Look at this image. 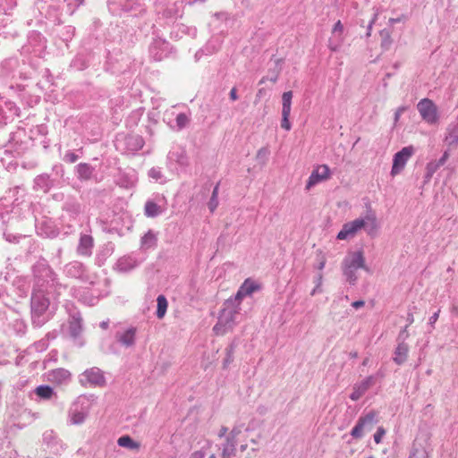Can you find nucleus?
I'll use <instances>...</instances> for the list:
<instances>
[{"instance_id": "1", "label": "nucleus", "mask_w": 458, "mask_h": 458, "mask_svg": "<svg viewBox=\"0 0 458 458\" xmlns=\"http://www.w3.org/2000/svg\"><path fill=\"white\" fill-rule=\"evenodd\" d=\"M240 306L241 305L236 303L235 301H233V299L225 301L220 311L217 323L213 327L216 335H223L233 328L236 316L241 310Z\"/></svg>"}, {"instance_id": "2", "label": "nucleus", "mask_w": 458, "mask_h": 458, "mask_svg": "<svg viewBox=\"0 0 458 458\" xmlns=\"http://www.w3.org/2000/svg\"><path fill=\"white\" fill-rule=\"evenodd\" d=\"M379 227L376 214L369 211L364 217H359L345 224V238L354 236L361 229H364L369 236L374 237L377 234Z\"/></svg>"}, {"instance_id": "3", "label": "nucleus", "mask_w": 458, "mask_h": 458, "mask_svg": "<svg viewBox=\"0 0 458 458\" xmlns=\"http://www.w3.org/2000/svg\"><path fill=\"white\" fill-rule=\"evenodd\" d=\"M365 258L362 249L349 252L345 262V280L354 284L358 278L356 271L359 268H365Z\"/></svg>"}, {"instance_id": "4", "label": "nucleus", "mask_w": 458, "mask_h": 458, "mask_svg": "<svg viewBox=\"0 0 458 458\" xmlns=\"http://www.w3.org/2000/svg\"><path fill=\"white\" fill-rule=\"evenodd\" d=\"M244 430H246V428H244L243 425H237L233 428V429L226 437L225 444L223 446V458H231L235 455L236 444L239 440V437L242 435Z\"/></svg>"}, {"instance_id": "5", "label": "nucleus", "mask_w": 458, "mask_h": 458, "mask_svg": "<svg viewBox=\"0 0 458 458\" xmlns=\"http://www.w3.org/2000/svg\"><path fill=\"white\" fill-rule=\"evenodd\" d=\"M414 152L415 148L412 146H408L394 154L391 169V175L393 177L399 174L404 169L408 160L412 157Z\"/></svg>"}, {"instance_id": "6", "label": "nucleus", "mask_w": 458, "mask_h": 458, "mask_svg": "<svg viewBox=\"0 0 458 458\" xmlns=\"http://www.w3.org/2000/svg\"><path fill=\"white\" fill-rule=\"evenodd\" d=\"M330 177H331L330 168L327 165H318L313 168V170L306 182L305 190L310 191L317 184L327 181L328 179H330Z\"/></svg>"}, {"instance_id": "7", "label": "nucleus", "mask_w": 458, "mask_h": 458, "mask_svg": "<svg viewBox=\"0 0 458 458\" xmlns=\"http://www.w3.org/2000/svg\"><path fill=\"white\" fill-rule=\"evenodd\" d=\"M417 109L422 119L429 124H435L438 121L437 108L432 100L428 98L421 99Z\"/></svg>"}, {"instance_id": "8", "label": "nucleus", "mask_w": 458, "mask_h": 458, "mask_svg": "<svg viewBox=\"0 0 458 458\" xmlns=\"http://www.w3.org/2000/svg\"><path fill=\"white\" fill-rule=\"evenodd\" d=\"M80 382L85 386L103 387L106 385V378L98 368H91L81 375Z\"/></svg>"}, {"instance_id": "9", "label": "nucleus", "mask_w": 458, "mask_h": 458, "mask_svg": "<svg viewBox=\"0 0 458 458\" xmlns=\"http://www.w3.org/2000/svg\"><path fill=\"white\" fill-rule=\"evenodd\" d=\"M259 289L260 284L251 280L250 278H248L240 286L233 301H235L236 303L241 305V302L244 297L252 294L254 292L259 291Z\"/></svg>"}, {"instance_id": "10", "label": "nucleus", "mask_w": 458, "mask_h": 458, "mask_svg": "<svg viewBox=\"0 0 458 458\" xmlns=\"http://www.w3.org/2000/svg\"><path fill=\"white\" fill-rule=\"evenodd\" d=\"M343 40V25L341 21H338L332 30V36L329 38V47L331 50H338L341 47Z\"/></svg>"}, {"instance_id": "11", "label": "nucleus", "mask_w": 458, "mask_h": 458, "mask_svg": "<svg viewBox=\"0 0 458 458\" xmlns=\"http://www.w3.org/2000/svg\"><path fill=\"white\" fill-rule=\"evenodd\" d=\"M375 421V413H369L364 418H360L357 425L352 430V436L354 438H359L362 435L363 428L365 425L369 424L370 426L373 425Z\"/></svg>"}, {"instance_id": "12", "label": "nucleus", "mask_w": 458, "mask_h": 458, "mask_svg": "<svg viewBox=\"0 0 458 458\" xmlns=\"http://www.w3.org/2000/svg\"><path fill=\"white\" fill-rule=\"evenodd\" d=\"M408 352H409L408 344L406 343H404L403 341L399 343L397 347L394 350V358H393L394 361L398 365L403 364L407 360Z\"/></svg>"}, {"instance_id": "13", "label": "nucleus", "mask_w": 458, "mask_h": 458, "mask_svg": "<svg viewBox=\"0 0 458 458\" xmlns=\"http://www.w3.org/2000/svg\"><path fill=\"white\" fill-rule=\"evenodd\" d=\"M32 309L38 314H42L49 306V301L41 294H35L32 297Z\"/></svg>"}, {"instance_id": "14", "label": "nucleus", "mask_w": 458, "mask_h": 458, "mask_svg": "<svg viewBox=\"0 0 458 458\" xmlns=\"http://www.w3.org/2000/svg\"><path fill=\"white\" fill-rule=\"evenodd\" d=\"M92 247H93V238L89 235L84 234L80 239V243L78 246V252L81 255L89 256L91 253Z\"/></svg>"}, {"instance_id": "15", "label": "nucleus", "mask_w": 458, "mask_h": 458, "mask_svg": "<svg viewBox=\"0 0 458 458\" xmlns=\"http://www.w3.org/2000/svg\"><path fill=\"white\" fill-rule=\"evenodd\" d=\"M371 377H368L360 384L354 387V391L351 394L350 398L353 401L358 400L369 387L371 384Z\"/></svg>"}, {"instance_id": "16", "label": "nucleus", "mask_w": 458, "mask_h": 458, "mask_svg": "<svg viewBox=\"0 0 458 458\" xmlns=\"http://www.w3.org/2000/svg\"><path fill=\"white\" fill-rule=\"evenodd\" d=\"M51 379L58 384H62L64 382H66L70 379L71 373L64 369H58L55 370H53L50 374Z\"/></svg>"}, {"instance_id": "17", "label": "nucleus", "mask_w": 458, "mask_h": 458, "mask_svg": "<svg viewBox=\"0 0 458 458\" xmlns=\"http://www.w3.org/2000/svg\"><path fill=\"white\" fill-rule=\"evenodd\" d=\"M117 444L121 447L130 450H138L140 446V443L134 441L130 436H123L117 439Z\"/></svg>"}, {"instance_id": "18", "label": "nucleus", "mask_w": 458, "mask_h": 458, "mask_svg": "<svg viewBox=\"0 0 458 458\" xmlns=\"http://www.w3.org/2000/svg\"><path fill=\"white\" fill-rule=\"evenodd\" d=\"M88 417L87 411L73 410L70 412V420L72 424L80 425L82 424Z\"/></svg>"}, {"instance_id": "19", "label": "nucleus", "mask_w": 458, "mask_h": 458, "mask_svg": "<svg viewBox=\"0 0 458 458\" xmlns=\"http://www.w3.org/2000/svg\"><path fill=\"white\" fill-rule=\"evenodd\" d=\"M293 91L284 92L282 95V114H291Z\"/></svg>"}, {"instance_id": "20", "label": "nucleus", "mask_w": 458, "mask_h": 458, "mask_svg": "<svg viewBox=\"0 0 458 458\" xmlns=\"http://www.w3.org/2000/svg\"><path fill=\"white\" fill-rule=\"evenodd\" d=\"M161 213L160 207L153 201H147L145 204V215L148 217H155Z\"/></svg>"}, {"instance_id": "21", "label": "nucleus", "mask_w": 458, "mask_h": 458, "mask_svg": "<svg viewBox=\"0 0 458 458\" xmlns=\"http://www.w3.org/2000/svg\"><path fill=\"white\" fill-rule=\"evenodd\" d=\"M157 236L151 231H148L141 238V246L145 249H150L156 245Z\"/></svg>"}, {"instance_id": "22", "label": "nucleus", "mask_w": 458, "mask_h": 458, "mask_svg": "<svg viewBox=\"0 0 458 458\" xmlns=\"http://www.w3.org/2000/svg\"><path fill=\"white\" fill-rule=\"evenodd\" d=\"M157 316L158 318H163L167 310V301L164 295H159L157 299Z\"/></svg>"}, {"instance_id": "23", "label": "nucleus", "mask_w": 458, "mask_h": 458, "mask_svg": "<svg viewBox=\"0 0 458 458\" xmlns=\"http://www.w3.org/2000/svg\"><path fill=\"white\" fill-rule=\"evenodd\" d=\"M134 340H135V330L131 328V329H128L127 331H125L120 337H119V341L126 345V346H131L134 344Z\"/></svg>"}, {"instance_id": "24", "label": "nucleus", "mask_w": 458, "mask_h": 458, "mask_svg": "<svg viewBox=\"0 0 458 458\" xmlns=\"http://www.w3.org/2000/svg\"><path fill=\"white\" fill-rule=\"evenodd\" d=\"M446 140L450 145L458 144V123L448 129V135Z\"/></svg>"}, {"instance_id": "25", "label": "nucleus", "mask_w": 458, "mask_h": 458, "mask_svg": "<svg viewBox=\"0 0 458 458\" xmlns=\"http://www.w3.org/2000/svg\"><path fill=\"white\" fill-rule=\"evenodd\" d=\"M36 394L44 399H49L54 394L53 388L48 386H40L36 388Z\"/></svg>"}, {"instance_id": "26", "label": "nucleus", "mask_w": 458, "mask_h": 458, "mask_svg": "<svg viewBox=\"0 0 458 458\" xmlns=\"http://www.w3.org/2000/svg\"><path fill=\"white\" fill-rule=\"evenodd\" d=\"M269 154V148L267 147H262L257 151L256 159L262 164H266Z\"/></svg>"}, {"instance_id": "27", "label": "nucleus", "mask_w": 458, "mask_h": 458, "mask_svg": "<svg viewBox=\"0 0 458 458\" xmlns=\"http://www.w3.org/2000/svg\"><path fill=\"white\" fill-rule=\"evenodd\" d=\"M77 171L81 178L89 179L91 175V168L87 164H80L77 166Z\"/></svg>"}, {"instance_id": "28", "label": "nucleus", "mask_w": 458, "mask_h": 458, "mask_svg": "<svg viewBox=\"0 0 458 458\" xmlns=\"http://www.w3.org/2000/svg\"><path fill=\"white\" fill-rule=\"evenodd\" d=\"M208 206L211 212H214L215 209L217 208V206H218V185H216L214 188L212 196L210 198V200H209Z\"/></svg>"}, {"instance_id": "29", "label": "nucleus", "mask_w": 458, "mask_h": 458, "mask_svg": "<svg viewBox=\"0 0 458 458\" xmlns=\"http://www.w3.org/2000/svg\"><path fill=\"white\" fill-rule=\"evenodd\" d=\"M70 329L73 335H77L81 331V319L80 318H72L70 322Z\"/></svg>"}, {"instance_id": "30", "label": "nucleus", "mask_w": 458, "mask_h": 458, "mask_svg": "<svg viewBox=\"0 0 458 458\" xmlns=\"http://www.w3.org/2000/svg\"><path fill=\"white\" fill-rule=\"evenodd\" d=\"M189 123L190 118L186 114L181 113L176 116V125L178 130H182V128L186 127Z\"/></svg>"}, {"instance_id": "31", "label": "nucleus", "mask_w": 458, "mask_h": 458, "mask_svg": "<svg viewBox=\"0 0 458 458\" xmlns=\"http://www.w3.org/2000/svg\"><path fill=\"white\" fill-rule=\"evenodd\" d=\"M380 36L382 38L381 46L385 48H388L392 43L390 32L386 30H381Z\"/></svg>"}, {"instance_id": "32", "label": "nucleus", "mask_w": 458, "mask_h": 458, "mask_svg": "<svg viewBox=\"0 0 458 458\" xmlns=\"http://www.w3.org/2000/svg\"><path fill=\"white\" fill-rule=\"evenodd\" d=\"M439 164L437 162H431L427 165V174L426 177L427 179H430L433 175V174L439 168Z\"/></svg>"}, {"instance_id": "33", "label": "nucleus", "mask_w": 458, "mask_h": 458, "mask_svg": "<svg viewBox=\"0 0 458 458\" xmlns=\"http://www.w3.org/2000/svg\"><path fill=\"white\" fill-rule=\"evenodd\" d=\"M290 114H282V122H281V126L283 129H284L285 131H290L291 130V123L289 121V118H290Z\"/></svg>"}, {"instance_id": "34", "label": "nucleus", "mask_w": 458, "mask_h": 458, "mask_svg": "<svg viewBox=\"0 0 458 458\" xmlns=\"http://www.w3.org/2000/svg\"><path fill=\"white\" fill-rule=\"evenodd\" d=\"M148 176L157 181L163 177V174L160 168L153 167L148 171Z\"/></svg>"}, {"instance_id": "35", "label": "nucleus", "mask_w": 458, "mask_h": 458, "mask_svg": "<svg viewBox=\"0 0 458 458\" xmlns=\"http://www.w3.org/2000/svg\"><path fill=\"white\" fill-rule=\"evenodd\" d=\"M386 430L383 428H378L377 432L374 434V441L377 444L381 442L382 437L385 436Z\"/></svg>"}, {"instance_id": "36", "label": "nucleus", "mask_w": 458, "mask_h": 458, "mask_svg": "<svg viewBox=\"0 0 458 458\" xmlns=\"http://www.w3.org/2000/svg\"><path fill=\"white\" fill-rule=\"evenodd\" d=\"M410 458H428V454L425 450L415 449L411 454Z\"/></svg>"}, {"instance_id": "37", "label": "nucleus", "mask_w": 458, "mask_h": 458, "mask_svg": "<svg viewBox=\"0 0 458 458\" xmlns=\"http://www.w3.org/2000/svg\"><path fill=\"white\" fill-rule=\"evenodd\" d=\"M406 109L407 108L405 106H400V107L397 108V110L395 111V114H394V123H396L399 121L402 114L403 112H405Z\"/></svg>"}, {"instance_id": "38", "label": "nucleus", "mask_w": 458, "mask_h": 458, "mask_svg": "<svg viewBox=\"0 0 458 458\" xmlns=\"http://www.w3.org/2000/svg\"><path fill=\"white\" fill-rule=\"evenodd\" d=\"M78 157L77 155H75L74 153H67L65 156H64V160L67 161V162H70V163H74L76 160H77Z\"/></svg>"}, {"instance_id": "39", "label": "nucleus", "mask_w": 458, "mask_h": 458, "mask_svg": "<svg viewBox=\"0 0 458 458\" xmlns=\"http://www.w3.org/2000/svg\"><path fill=\"white\" fill-rule=\"evenodd\" d=\"M439 312L440 310H437V312H435L430 318H429V324L431 326H434V324L437 322V320L438 319V317H439Z\"/></svg>"}, {"instance_id": "40", "label": "nucleus", "mask_w": 458, "mask_h": 458, "mask_svg": "<svg viewBox=\"0 0 458 458\" xmlns=\"http://www.w3.org/2000/svg\"><path fill=\"white\" fill-rule=\"evenodd\" d=\"M227 432H228V428H227L226 427H225V426H222V427L220 428V429H219L218 433H217V436H218L219 437H225V435L227 434Z\"/></svg>"}, {"instance_id": "41", "label": "nucleus", "mask_w": 458, "mask_h": 458, "mask_svg": "<svg viewBox=\"0 0 458 458\" xmlns=\"http://www.w3.org/2000/svg\"><path fill=\"white\" fill-rule=\"evenodd\" d=\"M364 305H365V302H364V301H361V300H360V301H353V302L352 303V306L354 309L361 308V307H363Z\"/></svg>"}, {"instance_id": "42", "label": "nucleus", "mask_w": 458, "mask_h": 458, "mask_svg": "<svg viewBox=\"0 0 458 458\" xmlns=\"http://www.w3.org/2000/svg\"><path fill=\"white\" fill-rule=\"evenodd\" d=\"M230 98L233 100V101H235L238 99V95H237V91H236V89L235 88H233L230 91Z\"/></svg>"}, {"instance_id": "43", "label": "nucleus", "mask_w": 458, "mask_h": 458, "mask_svg": "<svg viewBox=\"0 0 458 458\" xmlns=\"http://www.w3.org/2000/svg\"><path fill=\"white\" fill-rule=\"evenodd\" d=\"M377 13H375V14H374L373 19H372V20H371V21L369 22V28H368V29H369V31H368V33H367V36H369V35H370V30H371V27H372V23H373V22L375 21V20L377 19Z\"/></svg>"}, {"instance_id": "44", "label": "nucleus", "mask_w": 458, "mask_h": 458, "mask_svg": "<svg viewBox=\"0 0 458 458\" xmlns=\"http://www.w3.org/2000/svg\"><path fill=\"white\" fill-rule=\"evenodd\" d=\"M407 337H408L407 327H405V328L401 332L399 338H403L404 340Z\"/></svg>"}, {"instance_id": "45", "label": "nucleus", "mask_w": 458, "mask_h": 458, "mask_svg": "<svg viewBox=\"0 0 458 458\" xmlns=\"http://www.w3.org/2000/svg\"><path fill=\"white\" fill-rule=\"evenodd\" d=\"M446 157H447V154L445 153L444 156L439 159V161L437 162V164H439V166H441L445 164Z\"/></svg>"}, {"instance_id": "46", "label": "nucleus", "mask_w": 458, "mask_h": 458, "mask_svg": "<svg viewBox=\"0 0 458 458\" xmlns=\"http://www.w3.org/2000/svg\"><path fill=\"white\" fill-rule=\"evenodd\" d=\"M191 458H204V454L201 452H196L192 454Z\"/></svg>"}, {"instance_id": "47", "label": "nucleus", "mask_w": 458, "mask_h": 458, "mask_svg": "<svg viewBox=\"0 0 458 458\" xmlns=\"http://www.w3.org/2000/svg\"><path fill=\"white\" fill-rule=\"evenodd\" d=\"M344 230H341L338 234H337V238L339 240H344Z\"/></svg>"}, {"instance_id": "48", "label": "nucleus", "mask_w": 458, "mask_h": 458, "mask_svg": "<svg viewBox=\"0 0 458 458\" xmlns=\"http://www.w3.org/2000/svg\"><path fill=\"white\" fill-rule=\"evenodd\" d=\"M100 327L103 328V329H106L107 327H108V321H103L101 324H100Z\"/></svg>"}, {"instance_id": "49", "label": "nucleus", "mask_w": 458, "mask_h": 458, "mask_svg": "<svg viewBox=\"0 0 458 458\" xmlns=\"http://www.w3.org/2000/svg\"><path fill=\"white\" fill-rule=\"evenodd\" d=\"M321 284V277L318 278V286L312 291L311 294H315L317 289L318 288V286L320 285Z\"/></svg>"}, {"instance_id": "50", "label": "nucleus", "mask_w": 458, "mask_h": 458, "mask_svg": "<svg viewBox=\"0 0 458 458\" xmlns=\"http://www.w3.org/2000/svg\"><path fill=\"white\" fill-rule=\"evenodd\" d=\"M413 320H414V319H413V316H412V314H409V315H408V321H409V323H410V324H411V323L413 322Z\"/></svg>"}, {"instance_id": "51", "label": "nucleus", "mask_w": 458, "mask_h": 458, "mask_svg": "<svg viewBox=\"0 0 458 458\" xmlns=\"http://www.w3.org/2000/svg\"><path fill=\"white\" fill-rule=\"evenodd\" d=\"M240 448L242 452H244L247 449V444L242 445Z\"/></svg>"}, {"instance_id": "52", "label": "nucleus", "mask_w": 458, "mask_h": 458, "mask_svg": "<svg viewBox=\"0 0 458 458\" xmlns=\"http://www.w3.org/2000/svg\"><path fill=\"white\" fill-rule=\"evenodd\" d=\"M272 82H276L277 81V76H275L273 78H271L270 80Z\"/></svg>"}, {"instance_id": "53", "label": "nucleus", "mask_w": 458, "mask_h": 458, "mask_svg": "<svg viewBox=\"0 0 458 458\" xmlns=\"http://www.w3.org/2000/svg\"><path fill=\"white\" fill-rule=\"evenodd\" d=\"M389 21H390V22H396V21H398V20H395V19L391 18V19L389 20Z\"/></svg>"}, {"instance_id": "54", "label": "nucleus", "mask_w": 458, "mask_h": 458, "mask_svg": "<svg viewBox=\"0 0 458 458\" xmlns=\"http://www.w3.org/2000/svg\"><path fill=\"white\" fill-rule=\"evenodd\" d=\"M230 362V360L227 359L225 361V367Z\"/></svg>"}, {"instance_id": "55", "label": "nucleus", "mask_w": 458, "mask_h": 458, "mask_svg": "<svg viewBox=\"0 0 458 458\" xmlns=\"http://www.w3.org/2000/svg\"><path fill=\"white\" fill-rule=\"evenodd\" d=\"M209 458H216V455L212 454V455L209 456Z\"/></svg>"}]
</instances>
